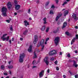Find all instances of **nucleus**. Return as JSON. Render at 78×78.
I'll use <instances>...</instances> for the list:
<instances>
[{"mask_svg": "<svg viewBox=\"0 0 78 78\" xmlns=\"http://www.w3.org/2000/svg\"><path fill=\"white\" fill-rule=\"evenodd\" d=\"M25 57V55L24 53L20 55L19 57V62L20 63H22L23 62V58Z\"/></svg>", "mask_w": 78, "mask_h": 78, "instance_id": "f257e3e1", "label": "nucleus"}, {"mask_svg": "<svg viewBox=\"0 0 78 78\" xmlns=\"http://www.w3.org/2000/svg\"><path fill=\"white\" fill-rule=\"evenodd\" d=\"M60 41V39L59 37H55L54 40V42L56 45L57 46L58 44H59V42Z\"/></svg>", "mask_w": 78, "mask_h": 78, "instance_id": "f03ea898", "label": "nucleus"}, {"mask_svg": "<svg viewBox=\"0 0 78 78\" xmlns=\"http://www.w3.org/2000/svg\"><path fill=\"white\" fill-rule=\"evenodd\" d=\"M57 54V51L55 50H52L51 51V52H49V55L51 56L52 55H55V54Z\"/></svg>", "mask_w": 78, "mask_h": 78, "instance_id": "7ed1b4c3", "label": "nucleus"}, {"mask_svg": "<svg viewBox=\"0 0 78 78\" xmlns=\"http://www.w3.org/2000/svg\"><path fill=\"white\" fill-rule=\"evenodd\" d=\"M37 41H38V37H37V35H35L34 41L33 42V43L34 44H36V42H37Z\"/></svg>", "mask_w": 78, "mask_h": 78, "instance_id": "20e7f679", "label": "nucleus"}, {"mask_svg": "<svg viewBox=\"0 0 78 78\" xmlns=\"http://www.w3.org/2000/svg\"><path fill=\"white\" fill-rule=\"evenodd\" d=\"M7 6L8 9L10 10V9H11V8H12V5H11V2H9L7 3Z\"/></svg>", "mask_w": 78, "mask_h": 78, "instance_id": "39448f33", "label": "nucleus"}, {"mask_svg": "<svg viewBox=\"0 0 78 78\" xmlns=\"http://www.w3.org/2000/svg\"><path fill=\"white\" fill-rule=\"evenodd\" d=\"M57 16L55 18V21L57 22L60 17L62 16V13H58V15H57Z\"/></svg>", "mask_w": 78, "mask_h": 78, "instance_id": "423d86ee", "label": "nucleus"}, {"mask_svg": "<svg viewBox=\"0 0 78 78\" xmlns=\"http://www.w3.org/2000/svg\"><path fill=\"white\" fill-rule=\"evenodd\" d=\"M48 57H46L44 59V62H45V63L46 64L47 66L48 65L49 62L48 61Z\"/></svg>", "mask_w": 78, "mask_h": 78, "instance_id": "0eeeda50", "label": "nucleus"}, {"mask_svg": "<svg viewBox=\"0 0 78 78\" xmlns=\"http://www.w3.org/2000/svg\"><path fill=\"white\" fill-rule=\"evenodd\" d=\"M6 36H7V34H5L3 35V36L1 37V39H2L3 41H6V38L4 37Z\"/></svg>", "mask_w": 78, "mask_h": 78, "instance_id": "6e6552de", "label": "nucleus"}, {"mask_svg": "<svg viewBox=\"0 0 78 78\" xmlns=\"http://www.w3.org/2000/svg\"><path fill=\"white\" fill-rule=\"evenodd\" d=\"M2 12H6L7 11V8L5 7H3L2 9Z\"/></svg>", "mask_w": 78, "mask_h": 78, "instance_id": "1a4fd4ad", "label": "nucleus"}, {"mask_svg": "<svg viewBox=\"0 0 78 78\" xmlns=\"http://www.w3.org/2000/svg\"><path fill=\"white\" fill-rule=\"evenodd\" d=\"M73 67H75L76 68L78 67V65L76 64V62L75 60H73Z\"/></svg>", "mask_w": 78, "mask_h": 78, "instance_id": "9d476101", "label": "nucleus"}, {"mask_svg": "<svg viewBox=\"0 0 78 78\" xmlns=\"http://www.w3.org/2000/svg\"><path fill=\"white\" fill-rule=\"evenodd\" d=\"M74 18V20H78V17L76 16V15L75 14H73L72 16Z\"/></svg>", "mask_w": 78, "mask_h": 78, "instance_id": "9b49d317", "label": "nucleus"}, {"mask_svg": "<svg viewBox=\"0 0 78 78\" xmlns=\"http://www.w3.org/2000/svg\"><path fill=\"white\" fill-rule=\"evenodd\" d=\"M67 22H65L64 23L63 26L62 27V29H63L64 28H66V27L67 26Z\"/></svg>", "mask_w": 78, "mask_h": 78, "instance_id": "f8f14e48", "label": "nucleus"}, {"mask_svg": "<svg viewBox=\"0 0 78 78\" xmlns=\"http://www.w3.org/2000/svg\"><path fill=\"white\" fill-rule=\"evenodd\" d=\"M28 51H29V52L30 53H31V52L32 51V46L31 45L30 46L29 48L28 49Z\"/></svg>", "mask_w": 78, "mask_h": 78, "instance_id": "ddd939ff", "label": "nucleus"}, {"mask_svg": "<svg viewBox=\"0 0 78 78\" xmlns=\"http://www.w3.org/2000/svg\"><path fill=\"white\" fill-rule=\"evenodd\" d=\"M43 72H44V71H42L40 73L39 75L40 78H41V77L43 76Z\"/></svg>", "mask_w": 78, "mask_h": 78, "instance_id": "4468645a", "label": "nucleus"}, {"mask_svg": "<svg viewBox=\"0 0 78 78\" xmlns=\"http://www.w3.org/2000/svg\"><path fill=\"white\" fill-rule=\"evenodd\" d=\"M20 5H16L15 6V9L16 10H19V9H20Z\"/></svg>", "mask_w": 78, "mask_h": 78, "instance_id": "2eb2a0df", "label": "nucleus"}, {"mask_svg": "<svg viewBox=\"0 0 78 78\" xmlns=\"http://www.w3.org/2000/svg\"><path fill=\"white\" fill-rule=\"evenodd\" d=\"M24 23L26 27H27V25H29V23L27 22V20L24 21Z\"/></svg>", "mask_w": 78, "mask_h": 78, "instance_id": "dca6fc26", "label": "nucleus"}, {"mask_svg": "<svg viewBox=\"0 0 78 78\" xmlns=\"http://www.w3.org/2000/svg\"><path fill=\"white\" fill-rule=\"evenodd\" d=\"M45 28H46V27L45 26H44L41 27V31H44Z\"/></svg>", "mask_w": 78, "mask_h": 78, "instance_id": "f3484780", "label": "nucleus"}, {"mask_svg": "<svg viewBox=\"0 0 78 78\" xmlns=\"http://www.w3.org/2000/svg\"><path fill=\"white\" fill-rule=\"evenodd\" d=\"M68 13H69V12L67 10H66L65 11L64 13V16H66V15L68 14Z\"/></svg>", "mask_w": 78, "mask_h": 78, "instance_id": "a211bd4d", "label": "nucleus"}, {"mask_svg": "<svg viewBox=\"0 0 78 78\" xmlns=\"http://www.w3.org/2000/svg\"><path fill=\"white\" fill-rule=\"evenodd\" d=\"M3 16H4V17H5L7 15L6 14V12H2V14Z\"/></svg>", "mask_w": 78, "mask_h": 78, "instance_id": "6ab92c4d", "label": "nucleus"}, {"mask_svg": "<svg viewBox=\"0 0 78 78\" xmlns=\"http://www.w3.org/2000/svg\"><path fill=\"white\" fill-rule=\"evenodd\" d=\"M65 34H66L67 36H71V34L69 33L68 32H66Z\"/></svg>", "mask_w": 78, "mask_h": 78, "instance_id": "aec40b11", "label": "nucleus"}, {"mask_svg": "<svg viewBox=\"0 0 78 78\" xmlns=\"http://www.w3.org/2000/svg\"><path fill=\"white\" fill-rule=\"evenodd\" d=\"M50 14H51L53 15L54 14V12H53V10H51L49 12Z\"/></svg>", "mask_w": 78, "mask_h": 78, "instance_id": "412c9836", "label": "nucleus"}, {"mask_svg": "<svg viewBox=\"0 0 78 78\" xmlns=\"http://www.w3.org/2000/svg\"><path fill=\"white\" fill-rule=\"evenodd\" d=\"M27 33H28V30H25L23 32V34H24V35H26V34H27Z\"/></svg>", "mask_w": 78, "mask_h": 78, "instance_id": "4be33fe9", "label": "nucleus"}, {"mask_svg": "<svg viewBox=\"0 0 78 78\" xmlns=\"http://www.w3.org/2000/svg\"><path fill=\"white\" fill-rule=\"evenodd\" d=\"M36 51H35L34 52V57H33V58L34 59V58H37V55H36Z\"/></svg>", "mask_w": 78, "mask_h": 78, "instance_id": "5701e85b", "label": "nucleus"}, {"mask_svg": "<svg viewBox=\"0 0 78 78\" xmlns=\"http://www.w3.org/2000/svg\"><path fill=\"white\" fill-rule=\"evenodd\" d=\"M41 44H42V45H43V44H44V40L42 39L41 41Z\"/></svg>", "mask_w": 78, "mask_h": 78, "instance_id": "b1692460", "label": "nucleus"}, {"mask_svg": "<svg viewBox=\"0 0 78 78\" xmlns=\"http://www.w3.org/2000/svg\"><path fill=\"white\" fill-rule=\"evenodd\" d=\"M8 68L9 69H12L13 68V66L12 65H10L8 66Z\"/></svg>", "mask_w": 78, "mask_h": 78, "instance_id": "393cba45", "label": "nucleus"}, {"mask_svg": "<svg viewBox=\"0 0 78 78\" xmlns=\"http://www.w3.org/2000/svg\"><path fill=\"white\" fill-rule=\"evenodd\" d=\"M1 69L2 70H4L5 69V66L3 65H2L1 66Z\"/></svg>", "mask_w": 78, "mask_h": 78, "instance_id": "a878e982", "label": "nucleus"}, {"mask_svg": "<svg viewBox=\"0 0 78 78\" xmlns=\"http://www.w3.org/2000/svg\"><path fill=\"white\" fill-rule=\"evenodd\" d=\"M76 37L73 38L72 40V41L71 42H75V40H76Z\"/></svg>", "mask_w": 78, "mask_h": 78, "instance_id": "bb28decb", "label": "nucleus"}, {"mask_svg": "<svg viewBox=\"0 0 78 78\" xmlns=\"http://www.w3.org/2000/svg\"><path fill=\"white\" fill-rule=\"evenodd\" d=\"M49 29H50V28H49V27H48L46 28V32L47 33V32H48V31H49Z\"/></svg>", "mask_w": 78, "mask_h": 78, "instance_id": "cd10ccee", "label": "nucleus"}, {"mask_svg": "<svg viewBox=\"0 0 78 78\" xmlns=\"http://www.w3.org/2000/svg\"><path fill=\"white\" fill-rule=\"evenodd\" d=\"M40 45H42L41 43H38L37 44V47H40Z\"/></svg>", "mask_w": 78, "mask_h": 78, "instance_id": "c85d7f7f", "label": "nucleus"}, {"mask_svg": "<svg viewBox=\"0 0 78 78\" xmlns=\"http://www.w3.org/2000/svg\"><path fill=\"white\" fill-rule=\"evenodd\" d=\"M44 45H43V46H42L41 47V51H43L44 50Z\"/></svg>", "mask_w": 78, "mask_h": 78, "instance_id": "c756f323", "label": "nucleus"}, {"mask_svg": "<svg viewBox=\"0 0 78 78\" xmlns=\"http://www.w3.org/2000/svg\"><path fill=\"white\" fill-rule=\"evenodd\" d=\"M49 4V2H46L45 5L47 6H48V5Z\"/></svg>", "mask_w": 78, "mask_h": 78, "instance_id": "7c9ffc66", "label": "nucleus"}, {"mask_svg": "<svg viewBox=\"0 0 78 78\" xmlns=\"http://www.w3.org/2000/svg\"><path fill=\"white\" fill-rule=\"evenodd\" d=\"M10 30L11 31H12V30H13L12 26H11V27H10Z\"/></svg>", "mask_w": 78, "mask_h": 78, "instance_id": "2f4dec72", "label": "nucleus"}, {"mask_svg": "<svg viewBox=\"0 0 78 78\" xmlns=\"http://www.w3.org/2000/svg\"><path fill=\"white\" fill-rule=\"evenodd\" d=\"M67 56L68 58H70V53H68L67 55Z\"/></svg>", "mask_w": 78, "mask_h": 78, "instance_id": "473e14b6", "label": "nucleus"}, {"mask_svg": "<svg viewBox=\"0 0 78 78\" xmlns=\"http://www.w3.org/2000/svg\"><path fill=\"white\" fill-rule=\"evenodd\" d=\"M67 2H64V3H63V4H62V5L63 6H64V5H65V4H67Z\"/></svg>", "mask_w": 78, "mask_h": 78, "instance_id": "72a5a7b5", "label": "nucleus"}, {"mask_svg": "<svg viewBox=\"0 0 78 78\" xmlns=\"http://www.w3.org/2000/svg\"><path fill=\"white\" fill-rule=\"evenodd\" d=\"M55 64L56 65H57V64H58V61L57 60L55 61Z\"/></svg>", "mask_w": 78, "mask_h": 78, "instance_id": "f704fd0d", "label": "nucleus"}, {"mask_svg": "<svg viewBox=\"0 0 78 78\" xmlns=\"http://www.w3.org/2000/svg\"><path fill=\"white\" fill-rule=\"evenodd\" d=\"M58 30H55V31H53V33H57V32H58Z\"/></svg>", "mask_w": 78, "mask_h": 78, "instance_id": "c9c22d12", "label": "nucleus"}, {"mask_svg": "<svg viewBox=\"0 0 78 78\" xmlns=\"http://www.w3.org/2000/svg\"><path fill=\"white\" fill-rule=\"evenodd\" d=\"M54 59H55V58L53 57V58H51L50 59V60L51 61H53V60H54Z\"/></svg>", "mask_w": 78, "mask_h": 78, "instance_id": "e433bc0d", "label": "nucleus"}, {"mask_svg": "<svg viewBox=\"0 0 78 78\" xmlns=\"http://www.w3.org/2000/svg\"><path fill=\"white\" fill-rule=\"evenodd\" d=\"M9 39V36H8L7 37V38H6V41H8V39Z\"/></svg>", "mask_w": 78, "mask_h": 78, "instance_id": "4c0bfd02", "label": "nucleus"}, {"mask_svg": "<svg viewBox=\"0 0 78 78\" xmlns=\"http://www.w3.org/2000/svg\"><path fill=\"white\" fill-rule=\"evenodd\" d=\"M78 74H76V75H75V78H78Z\"/></svg>", "mask_w": 78, "mask_h": 78, "instance_id": "58836bf2", "label": "nucleus"}, {"mask_svg": "<svg viewBox=\"0 0 78 78\" xmlns=\"http://www.w3.org/2000/svg\"><path fill=\"white\" fill-rule=\"evenodd\" d=\"M35 63H36V61L34 60L33 61V62H32V64H33L34 65L35 64Z\"/></svg>", "mask_w": 78, "mask_h": 78, "instance_id": "ea45409f", "label": "nucleus"}, {"mask_svg": "<svg viewBox=\"0 0 78 78\" xmlns=\"http://www.w3.org/2000/svg\"><path fill=\"white\" fill-rule=\"evenodd\" d=\"M12 63V60H11V61H9V64H11V63Z\"/></svg>", "mask_w": 78, "mask_h": 78, "instance_id": "a19ab883", "label": "nucleus"}, {"mask_svg": "<svg viewBox=\"0 0 78 78\" xmlns=\"http://www.w3.org/2000/svg\"><path fill=\"white\" fill-rule=\"evenodd\" d=\"M48 40H49V38H47L45 39L46 42H47V41H48Z\"/></svg>", "mask_w": 78, "mask_h": 78, "instance_id": "79ce46f5", "label": "nucleus"}, {"mask_svg": "<svg viewBox=\"0 0 78 78\" xmlns=\"http://www.w3.org/2000/svg\"><path fill=\"white\" fill-rule=\"evenodd\" d=\"M76 39H78V35L76 34Z\"/></svg>", "mask_w": 78, "mask_h": 78, "instance_id": "37998d69", "label": "nucleus"}, {"mask_svg": "<svg viewBox=\"0 0 78 78\" xmlns=\"http://www.w3.org/2000/svg\"><path fill=\"white\" fill-rule=\"evenodd\" d=\"M69 72L70 73V74L71 75H73V73H72L71 72L69 71Z\"/></svg>", "mask_w": 78, "mask_h": 78, "instance_id": "c03bdc74", "label": "nucleus"}, {"mask_svg": "<svg viewBox=\"0 0 78 78\" xmlns=\"http://www.w3.org/2000/svg\"><path fill=\"white\" fill-rule=\"evenodd\" d=\"M69 72L70 73V74L71 75H73V73H72L71 72L69 71Z\"/></svg>", "mask_w": 78, "mask_h": 78, "instance_id": "a18cd8bd", "label": "nucleus"}, {"mask_svg": "<svg viewBox=\"0 0 78 78\" xmlns=\"http://www.w3.org/2000/svg\"><path fill=\"white\" fill-rule=\"evenodd\" d=\"M40 61H41V58H39V60L37 61V62L39 63V62H40Z\"/></svg>", "mask_w": 78, "mask_h": 78, "instance_id": "49530a36", "label": "nucleus"}, {"mask_svg": "<svg viewBox=\"0 0 78 78\" xmlns=\"http://www.w3.org/2000/svg\"><path fill=\"white\" fill-rule=\"evenodd\" d=\"M56 3H58L59 2V0H56L55 1Z\"/></svg>", "mask_w": 78, "mask_h": 78, "instance_id": "de8ad7c7", "label": "nucleus"}, {"mask_svg": "<svg viewBox=\"0 0 78 78\" xmlns=\"http://www.w3.org/2000/svg\"><path fill=\"white\" fill-rule=\"evenodd\" d=\"M37 67V66H34L32 67V69H34V68H36Z\"/></svg>", "mask_w": 78, "mask_h": 78, "instance_id": "09e8293b", "label": "nucleus"}, {"mask_svg": "<svg viewBox=\"0 0 78 78\" xmlns=\"http://www.w3.org/2000/svg\"><path fill=\"white\" fill-rule=\"evenodd\" d=\"M30 9H29L28 11V12L29 14H30Z\"/></svg>", "mask_w": 78, "mask_h": 78, "instance_id": "8fccbe9b", "label": "nucleus"}, {"mask_svg": "<svg viewBox=\"0 0 78 78\" xmlns=\"http://www.w3.org/2000/svg\"><path fill=\"white\" fill-rule=\"evenodd\" d=\"M14 2L15 3V4H17V1L15 0L14 1Z\"/></svg>", "mask_w": 78, "mask_h": 78, "instance_id": "3c124183", "label": "nucleus"}, {"mask_svg": "<svg viewBox=\"0 0 78 78\" xmlns=\"http://www.w3.org/2000/svg\"><path fill=\"white\" fill-rule=\"evenodd\" d=\"M51 8H55V6L54 5H52L51 7Z\"/></svg>", "mask_w": 78, "mask_h": 78, "instance_id": "603ef678", "label": "nucleus"}, {"mask_svg": "<svg viewBox=\"0 0 78 78\" xmlns=\"http://www.w3.org/2000/svg\"><path fill=\"white\" fill-rule=\"evenodd\" d=\"M4 75H8V74L6 73H4Z\"/></svg>", "mask_w": 78, "mask_h": 78, "instance_id": "864d4df0", "label": "nucleus"}, {"mask_svg": "<svg viewBox=\"0 0 78 78\" xmlns=\"http://www.w3.org/2000/svg\"><path fill=\"white\" fill-rule=\"evenodd\" d=\"M47 72H48V73H50V69H48L47 71Z\"/></svg>", "mask_w": 78, "mask_h": 78, "instance_id": "5fc2aeb1", "label": "nucleus"}, {"mask_svg": "<svg viewBox=\"0 0 78 78\" xmlns=\"http://www.w3.org/2000/svg\"><path fill=\"white\" fill-rule=\"evenodd\" d=\"M46 18H44V19H43V20H44V21H46Z\"/></svg>", "mask_w": 78, "mask_h": 78, "instance_id": "6e6d98bb", "label": "nucleus"}, {"mask_svg": "<svg viewBox=\"0 0 78 78\" xmlns=\"http://www.w3.org/2000/svg\"><path fill=\"white\" fill-rule=\"evenodd\" d=\"M56 69L57 70H59V67H56Z\"/></svg>", "mask_w": 78, "mask_h": 78, "instance_id": "4d7b16f0", "label": "nucleus"}, {"mask_svg": "<svg viewBox=\"0 0 78 78\" xmlns=\"http://www.w3.org/2000/svg\"><path fill=\"white\" fill-rule=\"evenodd\" d=\"M6 22H8V23H9V22H10V21H9V20H6Z\"/></svg>", "mask_w": 78, "mask_h": 78, "instance_id": "13d9d810", "label": "nucleus"}, {"mask_svg": "<svg viewBox=\"0 0 78 78\" xmlns=\"http://www.w3.org/2000/svg\"><path fill=\"white\" fill-rule=\"evenodd\" d=\"M46 23H47L46 21H44V24H46Z\"/></svg>", "mask_w": 78, "mask_h": 78, "instance_id": "bf43d9fd", "label": "nucleus"}, {"mask_svg": "<svg viewBox=\"0 0 78 78\" xmlns=\"http://www.w3.org/2000/svg\"><path fill=\"white\" fill-rule=\"evenodd\" d=\"M75 28H76V29H78V26H75Z\"/></svg>", "mask_w": 78, "mask_h": 78, "instance_id": "052dcab7", "label": "nucleus"}, {"mask_svg": "<svg viewBox=\"0 0 78 78\" xmlns=\"http://www.w3.org/2000/svg\"><path fill=\"white\" fill-rule=\"evenodd\" d=\"M62 52H60V55H62Z\"/></svg>", "mask_w": 78, "mask_h": 78, "instance_id": "680f3d73", "label": "nucleus"}, {"mask_svg": "<svg viewBox=\"0 0 78 78\" xmlns=\"http://www.w3.org/2000/svg\"><path fill=\"white\" fill-rule=\"evenodd\" d=\"M9 42L10 44H11V40H9Z\"/></svg>", "mask_w": 78, "mask_h": 78, "instance_id": "e2e57ef3", "label": "nucleus"}, {"mask_svg": "<svg viewBox=\"0 0 78 78\" xmlns=\"http://www.w3.org/2000/svg\"><path fill=\"white\" fill-rule=\"evenodd\" d=\"M75 53H78V51H75Z\"/></svg>", "mask_w": 78, "mask_h": 78, "instance_id": "0e129e2a", "label": "nucleus"}, {"mask_svg": "<svg viewBox=\"0 0 78 78\" xmlns=\"http://www.w3.org/2000/svg\"><path fill=\"white\" fill-rule=\"evenodd\" d=\"M37 3H39V1L38 0L37 1Z\"/></svg>", "mask_w": 78, "mask_h": 78, "instance_id": "69168bd1", "label": "nucleus"}, {"mask_svg": "<svg viewBox=\"0 0 78 78\" xmlns=\"http://www.w3.org/2000/svg\"><path fill=\"white\" fill-rule=\"evenodd\" d=\"M63 78H66V75H63Z\"/></svg>", "mask_w": 78, "mask_h": 78, "instance_id": "338daca9", "label": "nucleus"}, {"mask_svg": "<svg viewBox=\"0 0 78 78\" xmlns=\"http://www.w3.org/2000/svg\"><path fill=\"white\" fill-rule=\"evenodd\" d=\"M17 13L15 12V13H14V15H15V16H16V15H17Z\"/></svg>", "mask_w": 78, "mask_h": 78, "instance_id": "774afa93", "label": "nucleus"}]
</instances>
